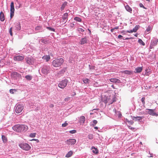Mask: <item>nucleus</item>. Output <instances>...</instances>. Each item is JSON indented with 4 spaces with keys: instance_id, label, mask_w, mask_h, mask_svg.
<instances>
[{
    "instance_id": "f257e3e1",
    "label": "nucleus",
    "mask_w": 158,
    "mask_h": 158,
    "mask_svg": "<svg viewBox=\"0 0 158 158\" xmlns=\"http://www.w3.org/2000/svg\"><path fill=\"white\" fill-rule=\"evenodd\" d=\"M13 129L15 131L18 132L25 131L28 129V127L24 125L17 124L12 127Z\"/></svg>"
},
{
    "instance_id": "f03ea898",
    "label": "nucleus",
    "mask_w": 158,
    "mask_h": 158,
    "mask_svg": "<svg viewBox=\"0 0 158 158\" xmlns=\"http://www.w3.org/2000/svg\"><path fill=\"white\" fill-rule=\"evenodd\" d=\"M64 62V60L62 58H56L52 61V64L54 67H59Z\"/></svg>"
},
{
    "instance_id": "7ed1b4c3",
    "label": "nucleus",
    "mask_w": 158,
    "mask_h": 158,
    "mask_svg": "<svg viewBox=\"0 0 158 158\" xmlns=\"http://www.w3.org/2000/svg\"><path fill=\"white\" fill-rule=\"evenodd\" d=\"M19 146L22 149L26 151L29 150L31 148L28 144L26 143H20Z\"/></svg>"
},
{
    "instance_id": "20e7f679",
    "label": "nucleus",
    "mask_w": 158,
    "mask_h": 158,
    "mask_svg": "<svg viewBox=\"0 0 158 158\" xmlns=\"http://www.w3.org/2000/svg\"><path fill=\"white\" fill-rule=\"evenodd\" d=\"M68 81L66 79L62 80L58 84V87L61 89L64 88L67 85Z\"/></svg>"
},
{
    "instance_id": "39448f33",
    "label": "nucleus",
    "mask_w": 158,
    "mask_h": 158,
    "mask_svg": "<svg viewBox=\"0 0 158 158\" xmlns=\"http://www.w3.org/2000/svg\"><path fill=\"white\" fill-rule=\"evenodd\" d=\"M24 105L21 104H18L16 106L15 111L16 113L19 114L21 112L24 108Z\"/></svg>"
},
{
    "instance_id": "423d86ee",
    "label": "nucleus",
    "mask_w": 158,
    "mask_h": 158,
    "mask_svg": "<svg viewBox=\"0 0 158 158\" xmlns=\"http://www.w3.org/2000/svg\"><path fill=\"white\" fill-rule=\"evenodd\" d=\"M10 17L12 18L14 15L15 8L14 6V3L13 2H11L10 4Z\"/></svg>"
},
{
    "instance_id": "0eeeda50",
    "label": "nucleus",
    "mask_w": 158,
    "mask_h": 158,
    "mask_svg": "<svg viewBox=\"0 0 158 158\" xmlns=\"http://www.w3.org/2000/svg\"><path fill=\"white\" fill-rule=\"evenodd\" d=\"M76 142V140L75 139H71L65 141V143L68 145H74Z\"/></svg>"
},
{
    "instance_id": "6e6552de",
    "label": "nucleus",
    "mask_w": 158,
    "mask_h": 158,
    "mask_svg": "<svg viewBox=\"0 0 158 158\" xmlns=\"http://www.w3.org/2000/svg\"><path fill=\"white\" fill-rule=\"evenodd\" d=\"M24 59V56H14L13 59L15 61H22Z\"/></svg>"
},
{
    "instance_id": "1a4fd4ad",
    "label": "nucleus",
    "mask_w": 158,
    "mask_h": 158,
    "mask_svg": "<svg viewBox=\"0 0 158 158\" xmlns=\"http://www.w3.org/2000/svg\"><path fill=\"white\" fill-rule=\"evenodd\" d=\"M41 71L43 73L46 75L49 73L50 72L49 69L48 67H44L42 69Z\"/></svg>"
},
{
    "instance_id": "9d476101",
    "label": "nucleus",
    "mask_w": 158,
    "mask_h": 158,
    "mask_svg": "<svg viewBox=\"0 0 158 158\" xmlns=\"http://www.w3.org/2000/svg\"><path fill=\"white\" fill-rule=\"evenodd\" d=\"M158 42V40H152L151 43L150 48L151 49H152L153 48V46L156 45Z\"/></svg>"
},
{
    "instance_id": "9b49d317",
    "label": "nucleus",
    "mask_w": 158,
    "mask_h": 158,
    "mask_svg": "<svg viewBox=\"0 0 158 158\" xmlns=\"http://www.w3.org/2000/svg\"><path fill=\"white\" fill-rule=\"evenodd\" d=\"M148 114L152 116H157L158 114L156 113L154 111V110L151 109H148Z\"/></svg>"
},
{
    "instance_id": "f8f14e48",
    "label": "nucleus",
    "mask_w": 158,
    "mask_h": 158,
    "mask_svg": "<svg viewBox=\"0 0 158 158\" xmlns=\"http://www.w3.org/2000/svg\"><path fill=\"white\" fill-rule=\"evenodd\" d=\"M11 76L16 78L17 77H21V75L16 72H15L12 73Z\"/></svg>"
},
{
    "instance_id": "ddd939ff",
    "label": "nucleus",
    "mask_w": 158,
    "mask_h": 158,
    "mask_svg": "<svg viewBox=\"0 0 158 158\" xmlns=\"http://www.w3.org/2000/svg\"><path fill=\"white\" fill-rule=\"evenodd\" d=\"M110 82L115 83H121L120 81L116 78H111L110 79Z\"/></svg>"
},
{
    "instance_id": "4468645a",
    "label": "nucleus",
    "mask_w": 158,
    "mask_h": 158,
    "mask_svg": "<svg viewBox=\"0 0 158 158\" xmlns=\"http://www.w3.org/2000/svg\"><path fill=\"white\" fill-rule=\"evenodd\" d=\"M88 40L86 37H84L81 39V41H80V43L81 44H83L86 43L87 42Z\"/></svg>"
},
{
    "instance_id": "2eb2a0df",
    "label": "nucleus",
    "mask_w": 158,
    "mask_h": 158,
    "mask_svg": "<svg viewBox=\"0 0 158 158\" xmlns=\"http://www.w3.org/2000/svg\"><path fill=\"white\" fill-rule=\"evenodd\" d=\"M151 73V72L150 70V69H149V68L147 69L145 71V73L144 74V76H148Z\"/></svg>"
},
{
    "instance_id": "dca6fc26",
    "label": "nucleus",
    "mask_w": 158,
    "mask_h": 158,
    "mask_svg": "<svg viewBox=\"0 0 158 158\" xmlns=\"http://www.w3.org/2000/svg\"><path fill=\"white\" fill-rule=\"evenodd\" d=\"M16 29L17 31H19L21 30V27L20 23L18 22L15 23Z\"/></svg>"
},
{
    "instance_id": "f3484780",
    "label": "nucleus",
    "mask_w": 158,
    "mask_h": 158,
    "mask_svg": "<svg viewBox=\"0 0 158 158\" xmlns=\"http://www.w3.org/2000/svg\"><path fill=\"white\" fill-rule=\"evenodd\" d=\"M106 100H103V101L105 103H106L108 102L109 103V104H111L113 102L116 101V98L115 97H114L113 98V101L112 102H109L108 101V98H106Z\"/></svg>"
},
{
    "instance_id": "a211bd4d",
    "label": "nucleus",
    "mask_w": 158,
    "mask_h": 158,
    "mask_svg": "<svg viewBox=\"0 0 158 158\" xmlns=\"http://www.w3.org/2000/svg\"><path fill=\"white\" fill-rule=\"evenodd\" d=\"M5 18L4 14L2 11L0 13V20L1 21H3L4 20Z\"/></svg>"
},
{
    "instance_id": "6ab92c4d",
    "label": "nucleus",
    "mask_w": 158,
    "mask_h": 158,
    "mask_svg": "<svg viewBox=\"0 0 158 158\" xmlns=\"http://www.w3.org/2000/svg\"><path fill=\"white\" fill-rule=\"evenodd\" d=\"M132 118L133 120L135 121H137L141 120L142 118V117H133Z\"/></svg>"
},
{
    "instance_id": "aec40b11",
    "label": "nucleus",
    "mask_w": 158,
    "mask_h": 158,
    "mask_svg": "<svg viewBox=\"0 0 158 158\" xmlns=\"http://www.w3.org/2000/svg\"><path fill=\"white\" fill-rule=\"evenodd\" d=\"M125 8L127 11L131 13L132 9L128 5H126L125 6Z\"/></svg>"
},
{
    "instance_id": "412c9836",
    "label": "nucleus",
    "mask_w": 158,
    "mask_h": 158,
    "mask_svg": "<svg viewBox=\"0 0 158 158\" xmlns=\"http://www.w3.org/2000/svg\"><path fill=\"white\" fill-rule=\"evenodd\" d=\"M94 149L93 150V152L95 154H97L98 153V150L97 148H95L94 147H92V149Z\"/></svg>"
},
{
    "instance_id": "4be33fe9",
    "label": "nucleus",
    "mask_w": 158,
    "mask_h": 158,
    "mask_svg": "<svg viewBox=\"0 0 158 158\" xmlns=\"http://www.w3.org/2000/svg\"><path fill=\"white\" fill-rule=\"evenodd\" d=\"M142 67H138L135 69V72L138 73H140L142 71Z\"/></svg>"
},
{
    "instance_id": "5701e85b",
    "label": "nucleus",
    "mask_w": 158,
    "mask_h": 158,
    "mask_svg": "<svg viewBox=\"0 0 158 158\" xmlns=\"http://www.w3.org/2000/svg\"><path fill=\"white\" fill-rule=\"evenodd\" d=\"M43 59L46 60V61H48L50 59V57L49 56H44L42 57Z\"/></svg>"
},
{
    "instance_id": "b1692460",
    "label": "nucleus",
    "mask_w": 158,
    "mask_h": 158,
    "mask_svg": "<svg viewBox=\"0 0 158 158\" xmlns=\"http://www.w3.org/2000/svg\"><path fill=\"white\" fill-rule=\"evenodd\" d=\"M73 153V151H69L66 155L65 157H69L72 156Z\"/></svg>"
},
{
    "instance_id": "393cba45",
    "label": "nucleus",
    "mask_w": 158,
    "mask_h": 158,
    "mask_svg": "<svg viewBox=\"0 0 158 158\" xmlns=\"http://www.w3.org/2000/svg\"><path fill=\"white\" fill-rule=\"evenodd\" d=\"M85 118L84 116H81L80 117V123H85Z\"/></svg>"
},
{
    "instance_id": "a878e982",
    "label": "nucleus",
    "mask_w": 158,
    "mask_h": 158,
    "mask_svg": "<svg viewBox=\"0 0 158 158\" xmlns=\"http://www.w3.org/2000/svg\"><path fill=\"white\" fill-rule=\"evenodd\" d=\"M122 72L123 73H125L127 74H131L132 73V72L131 71L129 70H124Z\"/></svg>"
},
{
    "instance_id": "bb28decb",
    "label": "nucleus",
    "mask_w": 158,
    "mask_h": 158,
    "mask_svg": "<svg viewBox=\"0 0 158 158\" xmlns=\"http://www.w3.org/2000/svg\"><path fill=\"white\" fill-rule=\"evenodd\" d=\"M25 78L27 80L31 81L32 78V77L30 75H27L25 76Z\"/></svg>"
},
{
    "instance_id": "cd10ccee",
    "label": "nucleus",
    "mask_w": 158,
    "mask_h": 158,
    "mask_svg": "<svg viewBox=\"0 0 158 158\" xmlns=\"http://www.w3.org/2000/svg\"><path fill=\"white\" fill-rule=\"evenodd\" d=\"M67 5V2H64L62 4V5L61 8H60V9L61 10H63L64 8V7H65V6Z\"/></svg>"
},
{
    "instance_id": "c85d7f7f",
    "label": "nucleus",
    "mask_w": 158,
    "mask_h": 158,
    "mask_svg": "<svg viewBox=\"0 0 158 158\" xmlns=\"http://www.w3.org/2000/svg\"><path fill=\"white\" fill-rule=\"evenodd\" d=\"M68 13H65L64 14L62 18L63 20H65L66 19H67L68 18Z\"/></svg>"
},
{
    "instance_id": "c756f323",
    "label": "nucleus",
    "mask_w": 158,
    "mask_h": 158,
    "mask_svg": "<svg viewBox=\"0 0 158 158\" xmlns=\"http://www.w3.org/2000/svg\"><path fill=\"white\" fill-rule=\"evenodd\" d=\"M2 138L4 142H6L7 141V138L4 135H2Z\"/></svg>"
},
{
    "instance_id": "7c9ffc66",
    "label": "nucleus",
    "mask_w": 158,
    "mask_h": 158,
    "mask_svg": "<svg viewBox=\"0 0 158 158\" xmlns=\"http://www.w3.org/2000/svg\"><path fill=\"white\" fill-rule=\"evenodd\" d=\"M138 42L143 46H144L145 45L144 43L140 39H139L138 40Z\"/></svg>"
},
{
    "instance_id": "2f4dec72",
    "label": "nucleus",
    "mask_w": 158,
    "mask_h": 158,
    "mask_svg": "<svg viewBox=\"0 0 158 158\" xmlns=\"http://www.w3.org/2000/svg\"><path fill=\"white\" fill-rule=\"evenodd\" d=\"M82 80H83V81L84 82V83L85 84H87V83H89V80L87 78L83 79Z\"/></svg>"
},
{
    "instance_id": "473e14b6",
    "label": "nucleus",
    "mask_w": 158,
    "mask_h": 158,
    "mask_svg": "<svg viewBox=\"0 0 158 158\" xmlns=\"http://www.w3.org/2000/svg\"><path fill=\"white\" fill-rule=\"evenodd\" d=\"M74 19L79 22H81V19L78 17H75L74 18Z\"/></svg>"
},
{
    "instance_id": "72a5a7b5",
    "label": "nucleus",
    "mask_w": 158,
    "mask_h": 158,
    "mask_svg": "<svg viewBox=\"0 0 158 158\" xmlns=\"http://www.w3.org/2000/svg\"><path fill=\"white\" fill-rule=\"evenodd\" d=\"M17 90L15 89H10V92L11 94H14L15 92H16Z\"/></svg>"
},
{
    "instance_id": "f704fd0d",
    "label": "nucleus",
    "mask_w": 158,
    "mask_h": 158,
    "mask_svg": "<svg viewBox=\"0 0 158 158\" xmlns=\"http://www.w3.org/2000/svg\"><path fill=\"white\" fill-rule=\"evenodd\" d=\"M98 122L96 120H94L93 122V123L92 124V126H94Z\"/></svg>"
},
{
    "instance_id": "c9c22d12",
    "label": "nucleus",
    "mask_w": 158,
    "mask_h": 158,
    "mask_svg": "<svg viewBox=\"0 0 158 158\" xmlns=\"http://www.w3.org/2000/svg\"><path fill=\"white\" fill-rule=\"evenodd\" d=\"M152 27L150 26H148V27L147 28L146 30V31H147L148 32L149 31H151L152 29Z\"/></svg>"
},
{
    "instance_id": "e433bc0d",
    "label": "nucleus",
    "mask_w": 158,
    "mask_h": 158,
    "mask_svg": "<svg viewBox=\"0 0 158 158\" xmlns=\"http://www.w3.org/2000/svg\"><path fill=\"white\" fill-rule=\"evenodd\" d=\"M42 29V27L40 26H37L35 28V30L37 31L40 30Z\"/></svg>"
},
{
    "instance_id": "4c0bfd02",
    "label": "nucleus",
    "mask_w": 158,
    "mask_h": 158,
    "mask_svg": "<svg viewBox=\"0 0 158 158\" xmlns=\"http://www.w3.org/2000/svg\"><path fill=\"white\" fill-rule=\"evenodd\" d=\"M88 138L89 139H92L93 138V135L91 134H89L88 135Z\"/></svg>"
},
{
    "instance_id": "58836bf2",
    "label": "nucleus",
    "mask_w": 158,
    "mask_h": 158,
    "mask_svg": "<svg viewBox=\"0 0 158 158\" xmlns=\"http://www.w3.org/2000/svg\"><path fill=\"white\" fill-rule=\"evenodd\" d=\"M36 134V133H31L30 135V136L31 137H35Z\"/></svg>"
},
{
    "instance_id": "ea45409f",
    "label": "nucleus",
    "mask_w": 158,
    "mask_h": 158,
    "mask_svg": "<svg viewBox=\"0 0 158 158\" xmlns=\"http://www.w3.org/2000/svg\"><path fill=\"white\" fill-rule=\"evenodd\" d=\"M47 28L49 30L52 31H55V29L53 28L49 27H47Z\"/></svg>"
},
{
    "instance_id": "a19ab883",
    "label": "nucleus",
    "mask_w": 158,
    "mask_h": 158,
    "mask_svg": "<svg viewBox=\"0 0 158 158\" xmlns=\"http://www.w3.org/2000/svg\"><path fill=\"white\" fill-rule=\"evenodd\" d=\"M27 62L29 64H31V62L30 61L31 59L28 58L26 59Z\"/></svg>"
},
{
    "instance_id": "79ce46f5",
    "label": "nucleus",
    "mask_w": 158,
    "mask_h": 158,
    "mask_svg": "<svg viewBox=\"0 0 158 158\" xmlns=\"http://www.w3.org/2000/svg\"><path fill=\"white\" fill-rule=\"evenodd\" d=\"M145 98L144 97H143L141 98V101L142 102L143 104V105H144L145 104Z\"/></svg>"
},
{
    "instance_id": "37998d69",
    "label": "nucleus",
    "mask_w": 158,
    "mask_h": 158,
    "mask_svg": "<svg viewBox=\"0 0 158 158\" xmlns=\"http://www.w3.org/2000/svg\"><path fill=\"white\" fill-rule=\"evenodd\" d=\"M69 133L71 134H74L77 132V131L75 130H73L72 131H69Z\"/></svg>"
},
{
    "instance_id": "c03bdc74",
    "label": "nucleus",
    "mask_w": 158,
    "mask_h": 158,
    "mask_svg": "<svg viewBox=\"0 0 158 158\" xmlns=\"http://www.w3.org/2000/svg\"><path fill=\"white\" fill-rule=\"evenodd\" d=\"M68 125V123L66 122H65V123L62 124V126L64 127H66Z\"/></svg>"
},
{
    "instance_id": "a18cd8bd",
    "label": "nucleus",
    "mask_w": 158,
    "mask_h": 158,
    "mask_svg": "<svg viewBox=\"0 0 158 158\" xmlns=\"http://www.w3.org/2000/svg\"><path fill=\"white\" fill-rule=\"evenodd\" d=\"M9 32L10 33V35L11 36H12L13 35V33L12 32V27H10L9 30Z\"/></svg>"
},
{
    "instance_id": "49530a36",
    "label": "nucleus",
    "mask_w": 158,
    "mask_h": 158,
    "mask_svg": "<svg viewBox=\"0 0 158 158\" xmlns=\"http://www.w3.org/2000/svg\"><path fill=\"white\" fill-rule=\"evenodd\" d=\"M138 30L137 27H135V28H133L132 30L133 31V32H136Z\"/></svg>"
},
{
    "instance_id": "de8ad7c7",
    "label": "nucleus",
    "mask_w": 158,
    "mask_h": 158,
    "mask_svg": "<svg viewBox=\"0 0 158 158\" xmlns=\"http://www.w3.org/2000/svg\"><path fill=\"white\" fill-rule=\"evenodd\" d=\"M89 67L90 69H94L95 68V66H90V65H89Z\"/></svg>"
},
{
    "instance_id": "09e8293b",
    "label": "nucleus",
    "mask_w": 158,
    "mask_h": 158,
    "mask_svg": "<svg viewBox=\"0 0 158 158\" xmlns=\"http://www.w3.org/2000/svg\"><path fill=\"white\" fill-rule=\"evenodd\" d=\"M78 31L82 32H84L85 31L84 30H83V29H82L81 28H78Z\"/></svg>"
},
{
    "instance_id": "8fccbe9b",
    "label": "nucleus",
    "mask_w": 158,
    "mask_h": 158,
    "mask_svg": "<svg viewBox=\"0 0 158 158\" xmlns=\"http://www.w3.org/2000/svg\"><path fill=\"white\" fill-rule=\"evenodd\" d=\"M149 155H148V157H153V154L152 153H150V152H149Z\"/></svg>"
},
{
    "instance_id": "3c124183",
    "label": "nucleus",
    "mask_w": 158,
    "mask_h": 158,
    "mask_svg": "<svg viewBox=\"0 0 158 158\" xmlns=\"http://www.w3.org/2000/svg\"><path fill=\"white\" fill-rule=\"evenodd\" d=\"M70 98L69 97H68V98H66L64 99V101L65 102H68L69 101Z\"/></svg>"
},
{
    "instance_id": "603ef678",
    "label": "nucleus",
    "mask_w": 158,
    "mask_h": 158,
    "mask_svg": "<svg viewBox=\"0 0 158 158\" xmlns=\"http://www.w3.org/2000/svg\"><path fill=\"white\" fill-rule=\"evenodd\" d=\"M127 33H132L133 32L132 30H131L130 31H127Z\"/></svg>"
},
{
    "instance_id": "864d4df0",
    "label": "nucleus",
    "mask_w": 158,
    "mask_h": 158,
    "mask_svg": "<svg viewBox=\"0 0 158 158\" xmlns=\"http://www.w3.org/2000/svg\"><path fill=\"white\" fill-rule=\"evenodd\" d=\"M122 37H123V36L121 35H119L118 36V38L119 39H122Z\"/></svg>"
},
{
    "instance_id": "5fc2aeb1",
    "label": "nucleus",
    "mask_w": 158,
    "mask_h": 158,
    "mask_svg": "<svg viewBox=\"0 0 158 158\" xmlns=\"http://www.w3.org/2000/svg\"><path fill=\"white\" fill-rule=\"evenodd\" d=\"M139 5L141 7H143V8H145L144 6L142 4L140 3Z\"/></svg>"
},
{
    "instance_id": "6e6d98bb",
    "label": "nucleus",
    "mask_w": 158,
    "mask_h": 158,
    "mask_svg": "<svg viewBox=\"0 0 158 158\" xmlns=\"http://www.w3.org/2000/svg\"><path fill=\"white\" fill-rule=\"evenodd\" d=\"M54 106L53 104H51L50 105V107L51 108H53L54 107Z\"/></svg>"
},
{
    "instance_id": "4d7b16f0",
    "label": "nucleus",
    "mask_w": 158,
    "mask_h": 158,
    "mask_svg": "<svg viewBox=\"0 0 158 158\" xmlns=\"http://www.w3.org/2000/svg\"><path fill=\"white\" fill-rule=\"evenodd\" d=\"M132 39V37H131L130 38H126L125 39V40H128V39Z\"/></svg>"
},
{
    "instance_id": "13d9d810",
    "label": "nucleus",
    "mask_w": 158,
    "mask_h": 158,
    "mask_svg": "<svg viewBox=\"0 0 158 158\" xmlns=\"http://www.w3.org/2000/svg\"><path fill=\"white\" fill-rule=\"evenodd\" d=\"M119 27H115L114 29H118Z\"/></svg>"
},
{
    "instance_id": "bf43d9fd",
    "label": "nucleus",
    "mask_w": 158,
    "mask_h": 158,
    "mask_svg": "<svg viewBox=\"0 0 158 158\" xmlns=\"http://www.w3.org/2000/svg\"><path fill=\"white\" fill-rule=\"evenodd\" d=\"M114 28H113L111 29L110 31L111 32H113L114 31Z\"/></svg>"
},
{
    "instance_id": "052dcab7",
    "label": "nucleus",
    "mask_w": 158,
    "mask_h": 158,
    "mask_svg": "<svg viewBox=\"0 0 158 158\" xmlns=\"http://www.w3.org/2000/svg\"><path fill=\"white\" fill-rule=\"evenodd\" d=\"M94 128L96 130H97L98 129V127H94Z\"/></svg>"
},
{
    "instance_id": "680f3d73",
    "label": "nucleus",
    "mask_w": 158,
    "mask_h": 158,
    "mask_svg": "<svg viewBox=\"0 0 158 158\" xmlns=\"http://www.w3.org/2000/svg\"><path fill=\"white\" fill-rule=\"evenodd\" d=\"M111 87H112L113 89H115L114 85H112L111 86Z\"/></svg>"
},
{
    "instance_id": "e2e57ef3",
    "label": "nucleus",
    "mask_w": 158,
    "mask_h": 158,
    "mask_svg": "<svg viewBox=\"0 0 158 158\" xmlns=\"http://www.w3.org/2000/svg\"><path fill=\"white\" fill-rule=\"evenodd\" d=\"M134 36L135 37H137V36H138V34H135V35H134Z\"/></svg>"
},
{
    "instance_id": "0e129e2a",
    "label": "nucleus",
    "mask_w": 158,
    "mask_h": 158,
    "mask_svg": "<svg viewBox=\"0 0 158 158\" xmlns=\"http://www.w3.org/2000/svg\"><path fill=\"white\" fill-rule=\"evenodd\" d=\"M129 128H130V129H131L132 130H133L134 129V128H132V127H131V128H130V127H129Z\"/></svg>"
},
{
    "instance_id": "69168bd1",
    "label": "nucleus",
    "mask_w": 158,
    "mask_h": 158,
    "mask_svg": "<svg viewBox=\"0 0 158 158\" xmlns=\"http://www.w3.org/2000/svg\"><path fill=\"white\" fill-rule=\"evenodd\" d=\"M98 110V109H94L93 110H92L93 111V110Z\"/></svg>"
},
{
    "instance_id": "338daca9",
    "label": "nucleus",
    "mask_w": 158,
    "mask_h": 158,
    "mask_svg": "<svg viewBox=\"0 0 158 158\" xmlns=\"http://www.w3.org/2000/svg\"><path fill=\"white\" fill-rule=\"evenodd\" d=\"M93 114V113H90V114H91H91Z\"/></svg>"
},
{
    "instance_id": "774afa93",
    "label": "nucleus",
    "mask_w": 158,
    "mask_h": 158,
    "mask_svg": "<svg viewBox=\"0 0 158 158\" xmlns=\"http://www.w3.org/2000/svg\"><path fill=\"white\" fill-rule=\"evenodd\" d=\"M33 140H35V139H33Z\"/></svg>"
}]
</instances>
